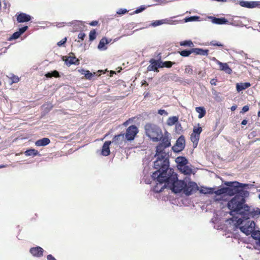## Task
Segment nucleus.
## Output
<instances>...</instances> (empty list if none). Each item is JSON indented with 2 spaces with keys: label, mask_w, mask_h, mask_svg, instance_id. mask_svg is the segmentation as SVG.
<instances>
[{
  "label": "nucleus",
  "mask_w": 260,
  "mask_h": 260,
  "mask_svg": "<svg viewBox=\"0 0 260 260\" xmlns=\"http://www.w3.org/2000/svg\"><path fill=\"white\" fill-rule=\"evenodd\" d=\"M98 21H93L91 23H90V25L91 26H95L98 24Z\"/></svg>",
  "instance_id": "680f3d73"
},
{
  "label": "nucleus",
  "mask_w": 260,
  "mask_h": 260,
  "mask_svg": "<svg viewBox=\"0 0 260 260\" xmlns=\"http://www.w3.org/2000/svg\"><path fill=\"white\" fill-rule=\"evenodd\" d=\"M156 63L157 64V69L159 68H163L164 62H162L160 58L158 60H156Z\"/></svg>",
  "instance_id": "3c124183"
},
{
  "label": "nucleus",
  "mask_w": 260,
  "mask_h": 260,
  "mask_svg": "<svg viewBox=\"0 0 260 260\" xmlns=\"http://www.w3.org/2000/svg\"><path fill=\"white\" fill-rule=\"evenodd\" d=\"M210 83L211 85H216V80L215 79H212L210 81Z\"/></svg>",
  "instance_id": "052dcab7"
},
{
  "label": "nucleus",
  "mask_w": 260,
  "mask_h": 260,
  "mask_svg": "<svg viewBox=\"0 0 260 260\" xmlns=\"http://www.w3.org/2000/svg\"><path fill=\"white\" fill-rule=\"evenodd\" d=\"M257 116H258V117H260V111H258V112L257 113Z\"/></svg>",
  "instance_id": "338daca9"
},
{
  "label": "nucleus",
  "mask_w": 260,
  "mask_h": 260,
  "mask_svg": "<svg viewBox=\"0 0 260 260\" xmlns=\"http://www.w3.org/2000/svg\"><path fill=\"white\" fill-rule=\"evenodd\" d=\"M155 2H158L160 4H166L168 2H173L175 0H154Z\"/></svg>",
  "instance_id": "603ef678"
},
{
  "label": "nucleus",
  "mask_w": 260,
  "mask_h": 260,
  "mask_svg": "<svg viewBox=\"0 0 260 260\" xmlns=\"http://www.w3.org/2000/svg\"><path fill=\"white\" fill-rule=\"evenodd\" d=\"M211 45H212V46H222L223 45L221 44V43H219V42H217L216 41H213L212 42H211L210 43Z\"/></svg>",
  "instance_id": "864d4df0"
},
{
  "label": "nucleus",
  "mask_w": 260,
  "mask_h": 260,
  "mask_svg": "<svg viewBox=\"0 0 260 260\" xmlns=\"http://www.w3.org/2000/svg\"><path fill=\"white\" fill-rule=\"evenodd\" d=\"M31 19V17L30 15L24 13H20L17 16V21L19 23L28 22Z\"/></svg>",
  "instance_id": "2eb2a0df"
},
{
  "label": "nucleus",
  "mask_w": 260,
  "mask_h": 260,
  "mask_svg": "<svg viewBox=\"0 0 260 260\" xmlns=\"http://www.w3.org/2000/svg\"><path fill=\"white\" fill-rule=\"evenodd\" d=\"M111 143V141H106L104 143L101 151V154L103 156H107L109 155L110 153L109 146Z\"/></svg>",
  "instance_id": "dca6fc26"
},
{
  "label": "nucleus",
  "mask_w": 260,
  "mask_h": 260,
  "mask_svg": "<svg viewBox=\"0 0 260 260\" xmlns=\"http://www.w3.org/2000/svg\"><path fill=\"white\" fill-rule=\"evenodd\" d=\"M185 147V138L183 136H180L174 146L172 147V150L175 152L181 151Z\"/></svg>",
  "instance_id": "9d476101"
},
{
  "label": "nucleus",
  "mask_w": 260,
  "mask_h": 260,
  "mask_svg": "<svg viewBox=\"0 0 260 260\" xmlns=\"http://www.w3.org/2000/svg\"><path fill=\"white\" fill-rule=\"evenodd\" d=\"M244 219L243 224H241L237 227L235 224V222L234 224L236 228H239L240 231L244 233L246 235L248 236L250 235L251 233L255 230V223L253 221H245Z\"/></svg>",
  "instance_id": "0eeeda50"
},
{
  "label": "nucleus",
  "mask_w": 260,
  "mask_h": 260,
  "mask_svg": "<svg viewBox=\"0 0 260 260\" xmlns=\"http://www.w3.org/2000/svg\"><path fill=\"white\" fill-rule=\"evenodd\" d=\"M248 187L249 186L246 187H238L237 194L235 195L236 197H240L241 199H242L241 200L245 203V199L249 196V192L247 190H244L243 188Z\"/></svg>",
  "instance_id": "ddd939ff"
},
{
  "label": "nucleus",
  "mask_w": 260,
  "mask_h": 260,
  "mask_svg": "<svg viewBox=\"0 0 260 260\" xmlns=\"http://www.w3.org/2000/svg\"><path fill=\"white\" fill-rule=\"evenodd\" d=\"M247 123V121L245 119L243 120L241 122V124L244 125H246Z\"/></svg>",
  "instance_id": "e2e57ef3"
},
{
  "label": "nucleus",
  "mask_w": 260,
  "mask_h": 260,
  "mask_svg": "<svg viewBox=\"0 0 260 260\" xmlns=\"http://www.w3.org/2000/svg\"><path fill=\"white\" fill-rule=\"evenodd\" d=\"M192 53H194L197 55L203 56H207L208 54L209 50L207 49H203L201 48H192Z\"/></svg>",
  "instance_id": "393cba45"
},
{
  "label": "nucleus",
  "mask_w": 260,
  "mask_h": 260,
  "mask_svg": "<svg viewBox=\"0 0 260 260\" xmlns=\"http://www.w3.org/2000/svg\"><path fill=\"white\" fill-rule=\"evenodd\" d=\"M28 28V26H24L21 28H20L19 29V31L18 32L20 34V35H22V34H23Z\"/></svg>",
  "instance_id": "8fccbe9b"
},
{
  "label": "nucleus",
  "mask_w": 260,
  "mask_h": 260,
  "mask_svg": "<svg viewBox=\"0 0 260 260\" xmlns=\"http://www.w3.org/2000/svg\"><path fill=\"white\" fill-rule=\"evenodd\" d=\"M25 155L26 156H36L39 154V152L38 150L35 149H30L29 150H27L25 151L24 152Z\"/></svg>",
  "instance_id": "2f4dec72"
},
{
  "label": "nucleus",
  "mask_w": 260,
  "mask_h": 260,
  "mask_svg": "<svg viewBox=\"0 0 260 260\" xmlns=\"http://www.w3.org/2000/svg\"><path fill=\"white\" fill-rule=\"evenodd\" d=\"M126 140L124 134H121L114 136L111 142L115 145H123L125 143Z\"/></svg>",
  "instance_id": "f8f14e48"
},
{
  "label": "nucleus",
  "mask_w": 260,
  "mask_h": 260,
  "mask_svg": "<svg viewBox=\"0 0 260 260\" xmlns=\"http://www.w3.org/2000/svg\"><path fill=\"white\" fill-rule=\"evenodd\" d=\"M236 106H233L231 107V110H232V111H235V110H236Z\"/></svg>",
  "instance_id": "0e129e2a"
},
{
  "label": "nucleus",
  "mask_w": 260,
  "mask_h": 260,
  "mask_svg": "<svg viewBox=\"0 0 260 260\" xmlns=\"http://www.w3.org/2000/svg\"><path fill=\"white\" fill-rule=\"evenodd\" d=\"M225 187H222L220 189H219L217 190L214 191V192L215 194H216L217 196H220L223 194H225Z\"/></svg>",
  "instance_id": "37998d69"
},
{
  "label": "nucleus",
  "mask_w": 260,
  "mask_h": 260,
  "mask_svg": "<svg viewBox=\"0 0 260 260\" xmlns=\"http://www.w3.org/2000/svg\"><path fill=\"white\" fill-rule=\"evenodd\" d=\"M240 197L235 196L228 203V207L231 210L230 214L232 216L235 214L242 216L244 209L247 205L243 202Z\"/></svg>",
  "instance_id": "39448f33"
},
{
  "label": "nucleus",
  "mask_w": 260,
  "mask_h": 260,
  "mask_svg": "<svg viewBox=\"0 0 260 260\" xmlns=\"http://www.w3.org/2000/svg\"><path fill=\"white\" fill-rule=\"evenodd\" d=\"M225 184L229 187H231V188H233L234 187H246L249 186L248 184L241 183L237 181L227 182L225 183Z\"/></svg>",
  "instance_id": "4be33fe9"
},
{
  "label": "nucleus",
  "mask_w": 260,
  "mask_h": 260,
  "mask_svg": "<svg viewBox=\"0 0 260 260\" xmlns=\"http://www.w3.org/2000/svg\"><path fill=\"white\" fill-rule=\"evenodd\" d=\"M47 260H56V258L51 254L47 255Z\"/></svg>",
  "instance_id": "bf43d9fd"
},
{
  "label": "nucleus",
  "mask_w": 260,
  "mask_h": 260,
  "mask_svg": "<svg viewBox=\"0 0 260 260\" xmlns=\"http://www.w3.org/2000/svg\"><path fill=\"white\" fill-rule=\"evenodd\" d=\"M191 53H192V49L190 50H184L179 52L180 55L183 57H187L189 56Z\"/></svg>",
  "instance_id": "ea45409f"
},
{
  "label": "nucleus",
  "mask_w": 260,
  "mask_h": 260,
  "mask_svg": "<svg viewBox=\"0 0 260 260\" xmlns=\"http://www.w3.org/2000/svg\"><path fill=\"white\" fill-rule=\"evenodd\" d=\"M167 168L164 169L162 165H160V167L157 168V171L154 172L151 175L152 178L155 180L156 185L153 187V191L155 192H160L163 189L168 186V178L167 174Z\"/></svg>",
  "instance_id": "f03ea898"
},
{
  "label": "nucleus",
  "mask_w": 260,
  "mask_h": 260,
  "mask_svg": "<svg viewBox=\"0 0 260 260\" xmlns=\"http://www.w3.org/2000/svg\"><path fill=\"white\" fill-rule=\"evenodd\" d=\"M145 9H146V7L145 6H141L140 7V8H139L138 9L136 10L135 11L134 13L136 14L142 12L143 11H144Z\"/></svg>",
  "instance_id": "de8ad7c7"
},
{
  "label": "nucleus",
  "mask_w": 260,
  "mask_h": 260,
  "mask_svg": "<svg viewBox=\"0 0 260 260\" xmlns=\"http://www.w3.org/2000/svg\"><path fill=\"white\" fill-rule=\"evenodd\" d=\"M50 142V141L49 139L47 138H43L36 141L35 145L37 146H45L49 144Z\"/></svg>",
  "instance_id": "b1692460"
},
{
  "label": "nucleus",
  "mask_w": 260,
  "mask_h": 260,
  "mask_svg": "<svg viewBox=\"0 0 260 260\" xmlns=\"http://www.w3.org/2000/svg\"><path fill=\"white\" fill-rule=\"evenodd\" d=\"M244 213L241 218H238L233 217L230 219L233 222H235L236 226L243 224L244 219L247 220L250 218H257L260 216V209L258 208H251L248 205L245 206L244 209Z\"/></svg>",
  "instance_id": "20e7f679"
},
{
  "label": "nucleus",
  "mask_w": 260,
  "mask_h": 260,
  "mask_svg": "<svg viewBox=\"0 0 260 260\" xmlns=\"http://www.w3.org/2000/svg\"><path fill=\"white\" fill-rule=\"evenodd\" d=\"M168 20L167 19H162V20H156L154 21L153 23H152V25L153 26H157L158 25H160L161 24L167 23H168Z\"/></svg>",
  "instance_id": "e433bc0d"
},
{
  "label": "nucleus",
  "mask_w": 260,
  "mask_h": 260,
  "mask_svg": "<svg viewBox=\"0 0 260 260\" xmlns=\"http://www.w3.org/2000/svg\"><path fill=\"white\" fill-rule=\"evenodd\" d=\"M198 190V186L197 183L194 182L190 181L189 178L186 177L184 187L183 189V193L187 196H189Z\"/></svg>",
  "instance_id": "6e6552de"
},
{
  "label": "nucleus",
  "mask_w": 260,
  "mask_h": 260,
  "mask_svg": "<svg viewBox=\"0 0 260 260\" xmlns=\"http://www.w3.org/2000/svg\"><path fill=\"white\" fill-rule=\"evenodd\" d=\"M127 12V10L126 9H120L117 11V14L119 15H123Z\"/></svg>",
  "instance_id": "09e8293b"
},
{
  "label": "nucleus",
  "mask_w": 260,
  "mask_h": 260,
  "mask_svg": "<svg viewBox=\"0 0 260 260\" xmlns=\"http://www.w3.org/2000/svg\"><path fill=\"white\" fill-rule=\"evenodd\" d=\"M85 37V34L84 32H81L78 35V38L81 40H83Z\"/></svg>",
  "instance_id": "4d7b16f0"
},
{
  "label": "nucleus",
  "mask_w": 260,
  "mask_h": 260,
  "mask_svg": "<svg viewBox=\"0 0 260 260\" xmlns=\"http://www.w3.org/2000/svg\"><path fill=\"white\" fill-rule=\"evenodd\" d=\"M201 192L204 194H213L214 192V188L203 187L201 190Z\"/></svg>",
  "instance_id": "72a5a7b5"
},
{
  "label": "nucleus",
  "mask_w": 260,
  "mask_h": 260,
  "mask_svg": "<svg viewBox=\"0 0 260 260\" xmlns=\"http://www.w3.org/2000/svg\"><path fill=\"white\" fill-rule=\"evenodd\" d=\"M47 78H51L52 77H59V74L58 71L55 70L54 71H52L51 72H48L45 75Z\"/></svg>",
  "instance_id": "f704fd0d"
},
{
  "label": "nucleus",
  "mask_w": 260,
  "mask_h": 260,
  "mask_svg": "<svg viewBox=\"0 0 260 260\" xmlns=\"http://www.w3.org/2000/svg\"><path fill=\"white\" fill-rule=\"evenodd\" d=\"M250 86V83L249 82L238 83L236 84V90L238 92H240L243 90L246 89Z\"/></svg>",
  "instance_id": "aec40b11"
},
{
  "label": "nucleus",
  "mask_w": 260,
  "mask_h": 260,
  "mask_svg": "<svg viewBox=\"0 0 260 260\" xmlns=\"http://www.w3.org/2000/svg\"><path fill=\"white\" fill-rule=\"evenodd\" d=\"M83 71H85V70H79V71L80 72V73L81 74L84 75V72H83Z\"/></svg>",
  "instance_id": "69168bd1"
},
{
  "label": "nucleus",
  "mask_w": 260,
  "mask_h": 260,
  "mask_svg": "<svg viewBox=\"0 0 260 260\" xmlns=\"http://www.w3.org/2000/svg\"><path fill=\"white\" fill-rule=\"evenodd\" d=\"M150 64L147 67V70L149 71H154V72H158V70L157 69L156 60L154 59H151L149 61Z\"/></svg>",
  "instance_id": "a878e982"
},
{
  "label": "nucleus",
  "mask_w": 260,
  "mask_h": 260,
  "mask_svg": "<svg viewBox=\"0 0 260 260\" xmlns=\"http://www.w3.org/2000/svg\"><path fill=\"white\" fill-rule=\"evenodd\" d=\"M217 63L219 65L220 69L221 71H223L229 74H230L232 73V71L231 69L226 63H222L219 61H217Z\"/></svg>",
  "instance_id": "412c9836"
},
{
  "label": "nucleus",
  "mask_w": 260,
  "mask_h": 260,
  "mask_svg": "<svg viewBox=\"0 0 260 260\" xmlns=\"http://www.w3.org/2000/svg\"><path fill=\"white\" fill-rule=\"evenodd\" d=\"M174 63H173L170 61H165V62H164L163 67H166V68H171Z\"/></svg>",
  "instance_id": "49530a36"
},
{
  "label": "nucleus",
  "mask_w": 260,
  "mask_h": 260,
  "mask_svg": "<svg viewBox=\"0 0 260 260\" xmlns=\"http://www.w3.org/2000/svg\"><path fill=\"white\" fill-rule=\"evenodd\" d=\"M196 111L199 114L198 118L201 119L205 116L206 111L204 107H198L196 108Z\"/></svg>",
  "instance_id": "cd10ccee"
},
{
  "label": "nucleus",
  "mask_w": 260,
  "mask_h": 260,
  "mask_svg": "<svg viewBox=\"0 0 260 260\" xmlns=\"http://www.w3.org/2000/svg\"><path fill=\"white\" fill-rule=\"evenodd\" d=\"M160 140H161V142L156 147L155 156L157 157V158L154 162V167L155 169L159 168L160 165H162L164 169L167 168V167L169 166L168 157L167 154L164 152L165 148L171 146L170 139L167 133L164 137H162Z\"/></svg>",
  "instance_id": "f257e3e1"
},
{
  "label": "nucleus",
  "mask_w": 260,
  "mask_h": 260,
  "mask_svg": "<svg viewBox=\"0 0 260 260\" xmlns=\"http://www.w3.org/2000/svg\"><path fill=\"white\" fill-rule=\"evenodd\" d=\"M29 252L33 256L40 257L43 255L44 249L40 246H36L31 248Z\"/></svg>",
  "instance_id": "4468645a"
},
{
  "label": "nucleus",
  "mask_w": 260,
  "mask_h": 260,
  "mask_svg": "<svg viewBox=\"0 0 260 260\" xmlns=\"http://www.w3.org/2000/svg\"><path fill=\"white\" fill-rule=\"evenodd\" d=\"M138 133V129L137 126L135 125H131L127 128L126 133L124 134V136L127 141H132L134 139Z\"/></svg>",
  "instance_id": "1a4fd4ad"
},
{
  "label": "nucleus",
  "mask_w": 260,
  "mask_h": 260,
  "mask_svg": "<svg viewBox=\"0 0 260 260\" xmlns=\"http://www.w3.org/2000/svg\"><path fill=\"white\" fill-rule=\"evenodd\" d=\"M103 72V71H102V70H99V71H98V72H99V73H101V72Z\"/></svg>",
  "instance_id": "774afa93"
},
{
  "label": "nucleus",
  "mask_w": 260,
  "mask_h": 260,
  "mask_svg": "<svg viewBox=\"0 0 260 260\" xmlns=\"http://www.w3.org/2000/svg\"><path fill=\"white\" fill-rule=\"evenodd\" d=\"M178 121V117L177 116L170 117L167 121V123L169 126H172L175 124Z\"/></svg>",
  "instance_id": "c756f323"
},
{
  "label": "nucleus",
  "mask_w": 260,
  "mask_h": 260,
  "mask_svg": "<svg viewBox=\"0 0 260 260\" xmlns=\"http://www.w3.org/2000/svg\"><path fill=\"white\" fill-rule=\"evenodd\" d=\"M202 128L200 126L194 127L193 129L192 134L200 136V134L202 133Z\"/></svg>",
  "instance_id": "a19ab883"
},
{
  "label": "nucleus",
  "mask_w": 260,
  "mask_h": 260,
  "mask_svg": "<svg viewBox=\"0 0 260 260\" xmlns=\"http://www.w3.org/2000/svg\"><path fill=\"white\" fill-rule=\"evenodd\" d=\"M96 38V31L94 29L92 30L89 33L90 41H93Z\"/></svg>",
  "instance_id": "c03bdc74"
},
{
  "label": "nucleus",
  "mask_w": 260,
  "mask_h": 260,
  "mask_svg": "<svg viewBox=\"0 0 260 260\" xmlns=\"http://www.w3.org/2000/svg\"><path fill=\"white\" fill-rule=\"evenodd\" d=\"M175 161L177 164L178 169H179V168H180L182 166L187 165V164L188 163L187 159L185 157L183 156L177 157L176 158Z\"/></svg>",
  "instance_id": "6ab92c4d"
},
{
  "label": "nucleus",
  "mask_w": 260,
  "mask_h": 260,
  "mask_svg": "<svg viewBox=\"0 0 260 260\" xmlns=\"http://www.w3.org/2000/svg\"><path fill=\"white\" fill-rule=\"evenodd\" d=\"M199 139H200L199 135L194 134L192 133L191 134V136H190V140H191V142L193 143L194 148H196L197 146Z\"/></svg>",
  "instance_id": "c85d7f7f"
},
{
  "label": "nucleus",
  "mask_w": 260,
  "mask_h": 260,
  "mask_svg": "<svg viewBox=\"0 0 260 260\" xmlns=\"http://www.w3.org/2000/svg\"><path fill=\"white\" fill-rule=\"evenodd\" d=\"M109 43V41L106 38H103L100 41L99 44L98 46V48L100 50H105L107 49V47H106V45Z\"/></svg>",
  "instance_id": "a211bd4d"
},
{
  "label": "nucleus",
  "mask_w": 260,
  "mask_h": 260,
  "mask_svg": "<svg viewBox=\"0 0 260 260\" xmlns=\"http://www.w3.org/2000/svg\"><path fill=\"white\" fill-rule=\"evenodd\" d=\"M83 72H84V75L86 79L88 80H91L92 78L97 75L96 74V73L94 72L93 73H92L90 72L89 71H83Z\"/></svg>",
  "instance_id": "4c0bfd02"
},
{
  "label": "nucleus",
  "mask_w": 260,
  "mask_h": 260,
  "mask_svg": "<svg viewBox=\"0 0 260 260\" xmlns=\"http://www.w3.org/2000/svg\"><path fill=\"white\" fill-rule=\"evenodd\" d=\"M167 174L168 186L170 187L172 191L175 193L183 191L184 187L185 178L183 180L178 179L177 174L174 173L173 169L169 167L167 169Z\"/></svg>",
  "instance_id": "7ed1b4c3"
},
{
  "label": "nucleus",
  "mask_w": 260,
  "mask_h": 260,
  "mask_svg": "<svg viewBox=\"0 0 260 260\" xmlns=\"http://www.w3.org/2000/svg\"><path fill=\"white\" fill-rule=\"evenodd\" d=\"M239 4L240 6L247 8H254L260 7L259 2L240 1Z\"/></svg>",
  "instance_id": "9b49d317"
},
{
  "label": "nucleus",
  "mask_w": 260,
  "mask_h": 260,
  "mask_svg": "<svg viewBox=\"0 0 260 260\" xmlns=\"http://www.w3.org/2000/svg\"><path fill=\"white\" fill-rule=\"evenodd\" d=\"M21 35L18 32V31H16L14 32L9 38V41H12L13 40L17 39H18Z\"/></svg>",
  "instance_id": "a18cd8bd"
},
{
  "label": "nucleus",
  "mask_w": 260,
  "mask_h": 260,
  "mask_svg": "<svg viewBox=\"0 0 260 260\" xmlns=\"http://www.w3.org/2000/svg\"><path fill=\"white\" fill-rule=\"evenodd\" d=\"M180 45L181 46H189V47L193 46V43L191 41H185L181 42L180 43Z\"/></svg>",
  "instance_id": "79ce46f5"
},
{
  "label": "nucleus",
  "mask_w": 260,
  "mask_h": 260,
  "mask_svg": "<svg viewBox=\"0 0 260 260\" xmlns=\"http://www.w3.org/2000/svg\"><path fill=\"white\" fill-rule=\"evenodd\" d=\"M158 113L161 115H164L165 116L168 115V112L165 110L160 109L158 111Z\"/></svg>",
  "instance_id": "5fc2aeb1"
},
{
  "label": "nucleus",
  "mask_w": 260,
  "mask_h": 260,
  "mask_svg": "<svg viewBox=\"0 0 260 260\" xmlns=\"http://www.w3.org/2000/svg\"><path fill=\"white\" fill-rule=\"evenodd\" d=\"M78 61V59L75 57L70 56L66 59V62L67 65L70 66L73 64H76V62Z\"/></svg>",
  "instance_id": "473e14b6"
},
{
  "label": "nucleus",
  "mask_w": 260,
  "mask_h": 260,
  "mask_svg": "<svg viewBox=\"0 0 260 260\" xmlns=\"http://www.w3.org/2000/svg\"><path fill=\"white\" fill-rule=\"evenodd\" d=\"M178 170L185 175H190L192 173V169L186 165L181 166Z\"/></svg>",
  "instance_id": "5701e85b"
},
{
  "label": "nucleus",
  "mask_w": 260,
  "mask_h": 260,
  "mask_svg": "<svg viewBox=\"0 0 260 260\" xmlns=\"http://www.w3.org/2000/svg\"><path fill=\"white\" fill-rule=\"evenodd\" d=\"M146 136L153 142L160 141L162 137L161 129L156 125L152 123H147L145 125Z\"/></svg>",
  "instance_id": "423d86ee"
},
{
  "label": "nucleus",
  "mask_w": 260,
  "mask_h": 260,
  "mask_svg": "<svg viewBox=\"0 0 260 260\" xmlns=\"http://www.w3.org/2000/svg\"><path fill=\"white\" fill-rule=\"evenodd\" d=\"M200 17L197 16H191L189 17H187L184 19V21L186 22H190V21H199Z\"/></svg>",
  "instance_id": "58836bf2"
},
{
  "label": "nucleus",
  "mask_w": 260,
  "mask_h": 260,
  "mask_svg": "<svg viewBox=\"0 0 260 260\" xmlns=\"http://www.w3.org/2000/svg\"><path fill=\"white\" fill-rule=\"evenodd\" d=\"M251 235V237L253 239L255 240H257L258 241L260 239V231H255L254 230V231L251 233L250 234Z\"/></svg>",
  "instance_id": "c9c22d12"
},
{
  "label": "nucleus",
  "mask_w": 260,
  "mask_h": 260,
  "mask_svg": "<svg viewBox=\"0 0 260 260\" xmlns=\"http://www.w3.org/2000/svg\"><path fill=\"white\" fill-rule=\"evenodd\" d=\"M7 77L11 80V82L10 84L12 85L13 83H18L19 81V78L13 74H10Z\"/></svg>",
  "instance_id": "7c9ffc66"
},
{
  "label": "nucleus",
  "mask_w": 260,
  "mask_h": 260,
  "mask_svg": "<svg viewBox=\"0 0 260 260\" xmlns=\"http://www.w3.org/2000/svg\"><path fill=\"white\" fill-rule=\"evenodd\" d=\"M66 41H67V38H64V39H63L62 40H61V41H60L59 42H58L57 43V45L58 46H61V45L64 44L66 42Z\"/></svg>",
  "instance_id": "6e6d98bb"
},
{
  "label": "nucleus",
  "mask_w": 260,
  "mask_h": 260,
  "mask_svg": "<svg viewBox=\"0 0 260 260\" xmlns=\"http://www.w3.org/2000/svg\"><path fill=\"white\" fill-rule=\"evenodd\" d=\"M208 18L211 20L212 22L214 24H224L228 22V20L225 18H216L213 16H210Z\"/></svg>",
  "instance_id": "f3484780"
},
{
  "label": "nucleus",
  "mask_w": 260,
  "mask_h": 260,
  "mask_svg": "<svg viewBox=\"0 0 260 260\" xmlns=\"http://www.w3.org/2000/svg\"><path fill=\"white\" fill-rule=\"evenodd\" d=\"M249 110V107L247 105L243 107L241 111V113H245Z\"/></svg>",
  "instance_id": "13d9d810"
},
{
  "label": "nucleus",
  "mask_w": 260,
  "mask_h": 260,
  "mask_svg": "<svg viewBox=\"0 0 260 260\" xmlns=\"http://www.w3.org/2000/svg\"><path fill=\"white\" fill-rule=\"evenodd\" d=\"M225 194H227L230 196L237 194L238 187H225Z\"/></svg>",
  "instance_id": "bb28decb"
}]
</instances>
